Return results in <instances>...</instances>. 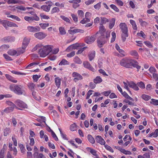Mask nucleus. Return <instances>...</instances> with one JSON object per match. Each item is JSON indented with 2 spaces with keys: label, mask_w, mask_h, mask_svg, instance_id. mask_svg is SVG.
Wrapping results in <instances>:
<instances>
[{
  "label": "nucleus",
  "mask_w": 158,
  "mask_h": 158,
  "mask_svg": "<svg viewBox=\"0 0 158 158\" xmlns=\"http://www.w3.org/2000/svg\"><path fill=\"white\" fill-rule=\"evenodd\" d=\"M105 36L100 35L98 38L97 42L99 48L102 47L103 45L105 44L108 40V38L110 36L109 33H106Z\"/></svg>",
  "instance_id": "nucleus-5"
},
{
  "label": "nucleus",
  "mask_w": 158,
  "mask_h": 158,
  "mask_svg": "<svg viewBox=\"0 0 158 158\" xmlns=\"http://www.w3.org/2000/svg\"><path fill=\"white\" fill-rule=\"evenodd\" d=\"M119 27L121 30V37L124 42L126 40V37L128 36V27L125 23H121L119 25Z\"/></svg>",
  "instance_id": "nucleus-3"
},
{
  "label": "nucleus",
  "mask_w": 158,
  "mask_h": 158,
  "mask_svg": "<svg viewBox=\"0 0 158 158\" xmlns=\"http://www.w3.org/2000/svg\"><path fill=\"white\" fill-rule=\"evenodd\" d=\"M123 102L126 103H128V104L129 105H132L133 106H136V104H135L133 103L132 102L129 100H126V99L124 100L123 101Z\"/></svg>",
  "instance_id": "nucleus-57"
},
{
  "label": "nucleus",
  "mask_w": 158,
  "mask_h": 158,
  "mask_svg": "<svg viewBox=\"0 0 158 158\" xmlns=\"http://www.w3.org/2000/svg\"><path fill=\"white\" fill-rule=\"evenodd\" d=\"M76 124L73 123L70 126V129L72 131H74L75 130L76 128Z\"/></svg>",
  "instance_id": "nucleus-62"
},
{
  "label": "nucleus",
  "mask_w": 158,
  "mask_h": 158,
  "mask_svg": "<svg viewBox=\"0 0 158 158\" xmlns=\"http://www.w3.org/2000/svg\"><path fill=\"white\" fill-rule=\"evenodd\" d=\"M6 77L9 81H11L13 83H16L17 82L16 80H15L14 78L9 75L8 74H6L5 75Z\"/></svg>",
  "instance_id": "nucleus-27"
},
{
  "label": "nucleus",
  "mask_w": 158,
  "mask_h": 158,
  "mask_svg": "<svg viewBox=\"0 0 158 158\" xmlns=\"http://www.w3.org/2000/svg\"><path fill=\"white\" fill-rule=\"evenodd\" d=\"M102 80L100 77L97 76L94 80V82L95 84H98L101 83Z\"/></svg>",
  "instance_id": "nucleus-26"
},
{
  "label": "nucleus",
  "mask_w": 158,
  "mask_h": 158,
  "mask_svg": "<svg viewBox=\"0 0 158 158\" xmlns=\"http://www.w3.org/2000/svg\"><path fill=\"white\" fill-rule=\"evenodd\" d=\"M10 89L18 95H25V94L23 87L21 85L12 84L10 85Z\"/></svg>",
  "instance_id": "nucleus-2"
},
{
  "label": "nucleus",
  "mask_w": 158,
  "mask_h": 158,
  "mask_svg": "<svg viewBox=\"0 0 158 158\" xmlns=\"http://www.w3.org/2000/svg\"><path fill=\"white\" fill-rule=\"evenodd\" d=\"M158 129H156L154 132H152L149 135V137H151L153 136L154 137H156L158 136Z\"/></svg>",
  "instance_id": "nucleus-31"
},
{
  "label": "nucleus",
  "mask_w": 158,
  "mask_h": 158,
  "mask_svg": "<svg viewBox=\"0 0 158 158\" xmlns=\"http://www.w3.org/2000/svg\"><path fill=\"white\" fill-rule=\"evenodd\" d=\"M142 98L145 101H147L150 99L151 97L145 94H143L141 96Z\"/></svg>",
  "instance_id": "nucleus-34"
},
{
  "label": "nucleus",
  "mask_w": 158,
  "mask_h": 158,
  "mask_svg": "<svg viewBox=\"0 0 158 158\" xmlns=\"http://www.w3.org/2000/svg\"><path fill=\"white\" fill-rule=\"evenodd\" d=\"M26 48H24L23 47V46H22V48H19L18 50V52L16 56H18L19 55H20L21 54L25 52V50Z\"/></svg>",
  "instance_id": "nucleus-35"
},
{
  "label": "nucleus",
  "mask_w": 158,
  "mask_h": 158,
  "mask_svg": "<svg viewBox=\"0 0 158 158\" xmlns=\"http://www.w3.org/2000/svg\"><path fill=\"white\" fill-rule=\"evenodd\" d=\"M96 35L95 34L91 36L86 37L85 39V42L88 44H92L96 40Z\"/></svg>",
  "instance_id": "nucleus-6"
},
{
  "label": "nucleus",
  "mask_w": 158,
  "mask_h": 158,
  "mask_svg": "<svg viewBox=\"0 0 158 158\" xmlns=\"http://www.w3.org/2000/svg\"><path fill=\"white\" fill-rule=\"evenodd\" d=\"M6 103L8 105L10 106L16 107V109H17L19 110H20L19 108L18 107L16 106L15 104H14V103H13L12 102H11L10 101H6Z\"/></svg>",
  "instance_id": "nucleus-38"
},
{
  "label": "nucleus",
  "mask_w": 158,
  "mask_h": 158,
  "mask_svg": "<svg viewBox=\"0 0 158 158\" xmlns=\"http://www.w3.org/2000/svg\"><path fill=\"white\" fill-rule=\"evenodd\" d=\"M7 17L11 18L18 21H20L21 20L20 19L19 17L15 15H11L9 16H7Z\"/></svg>",
  "instance_id": "nucleus-40"
},
{
  "label": "nucleus",
  "mask_w": 158,
  "mask_h": 158,
  "mask_svg": "<svg viewBox=\"0 0 158 158\" xmlns=\"http://www.w3.org/2000/svg\"><path fill=\"white\" fill-rule=\"evenodd\" d=\"M59 30L60 34L61 35H65L66 33V31L65 30L64 28L62 27H61L59 28Z\"/></svg>",
  "instance_id": "nucleus-43"
},
{
  "label": "nucleus",
  "mask_w": 158,
  "mask_h": 158,
  "mask_svg": "<svg viewBox=\"0 0 158 158\" xmlns=\"http://www.w3.org/2000/svg\"><path fill=\"white\" fill-rule=\"evenodd\" d=\"M29 42V40L27 38H24L23 39L22 45L23 47L24 48H26L28 45Z\"/></svg>",
  "instance_id": "nucleus-21"
},
{
  "label": "nucleus",
  "mask_w": 158,
  "mask_h": 158,
  "mask_svg": "<svg viewBox=\"0 0 158 158\" xmlns=\"http://www.w3.org/2000/svg\"><path fill=\"white\" fill-rule=\"evenodd\" d=\"M111 35L112 36V37L111 40V42L113 43L115 39L116 34L113 31L112 32Z\"/></svg>",
  "instance_id": "nucleus-52"
},
{
  "label": "nucleus",
  "mask_w": 158,
  "mask_h": 158,
  "mask_svg": "<svg viewBox=\"0 0 158 158\" xmlns=\"http://www.w3.org/2000/svg\"><path fill=\"white\" fill-rule=\"evenodd\" d=\"M60 11L59 8L57 7H54L52 9L51 12L52 14H53L56 12H59Z\"/></svg>",
  "instance_id": "nucleus-44"
},
{
  "label": "nucleus",
  "mask_w": 158,
  "mask_h": 158,
  "mask_svg": "<svg viewBox=\"0 0 158 158\" xmlns=\"http://www.w3.org/2000/svg\"><path fill=\"white\" fill-rule=\"evenodd\" d=\"M79 46V44L77 43L75 44H73V45H71L70 46H69L66 49V50L67 51H69L70 50L71 48H72L73 49H76Z\"/></svg>",
  "instance_id": "nucleus-19"
},
{
  "label": "nucleus",
  "mask_w": 158,
  "mask_h": 158,
  "mask_svg": "<svg viewBox=\"0 0 158 158\" xmlns=\"http://www.w3.org/2000/svg\"><path fill=\"white\" fill-rule=\"evenodd\" d=\"M95 51H92L89 52L88 55V57L89 61H91L95 58Z\"/></svg>",
  "instance_id": "nucleus-16"
},
{
  "label": "nucleus",
  "mask_w": 158,
  "mask_h": 158,
  "mask_svg": "<svg viewBox=\"0 0 158 158\" xmlns=\"http://www.w3.org/2000/svg\"><path fill=\"white\" fill-rule=\"evenodd\" d=\"M95 139L97 142L99 143L102 145H104L105 143V140L100 136H96L95 138Z\"/></svg>",
  "instance_id": "nucleus-15"
},
{
  "label": "nucleus",
  "mask_w": 158,
  "mask_h": 158,
  "mask_svg": "<svg viewBox=\"0 0 158 158\" xmlns=\"http://www.w3.org/2000/svg\"><path fill=\"white\" fill-rule=\"evenodd\" d=\"M87 138L88 140L91 143L94 144L95 143V140L93 138L91 135H88L87 136Z\"/></svg>",
  "instance_id": "nucleus-33"
},
{
  "label": "nucleus",
  "mask_w": 158,
  "mask_h": 158,
  "mask_svg": "<svg viewBox=\"0 0 158 158\" xmlns=\"http://www.w3.org/2000/svg\"><path fill=\"white\" fill-rule=\"evenodd\" d=\"M120 150L121 152L125 155H130L131 154V152L130 151L126 150L123 148H121Z\"/></svg>",
  "instance_id": "nucleus-39"
},
{
  "label": "nucleus",
  "mask_w": 158,
  "mask_h": 158,
  "mask_svg": "<svg viewBox=\"0 0 158 158\" xmlns=\"http://www.w3.org/2000/svg\"><path fill=\"white\" fill-rule=\"evenodd\" d=\"M110 7L113 9V10L117 12L119 11V10L118 8L115 6V5L113 4H111L110 6Z\"/></svg>",
  "instance_id": "nucleus-49"
},
{
  "label": "nucleus",
  "mask_w": 158,
  "mask_h": 158,
  "mask_svg": "<svg viewBox=\"0 0 158 158\" xmlns=\"http://www.w3.org/2000/svg\"><path fill=\"white\" fill-rule=\"evenodd\" d=\"M130 54L134 56L135 58L138 59L139 55L137 52L135 50H131L130 52Z\"/></svg>",
  "instance_id": "nucleus-22"
},
{
  "label": "nucleus",
  "mask_w": 158,
  "mask_h": 158,
  "mask_svg": "<svg viewBox=\"0 0 158 158\" xmlns=\"http://www.w3.org/2000/svg\"><path fill=\"white\" fill-rule=\"evenodd\" d=\"M100 33V35H103L104 36H105L106 33H110V32H108L106 31V30L104 27L103 26V25H101L99 27V32H98L96 34H98Z\"/></svg>",
  "instance_id": "nucleus-12"
},
{
  "label": "nucleus",
  "mask_w": 158,
  "mask_h": 158,
  "mask_svg": "<svg viewBox=\"0 0 158 158\" xmlns=\"http://www.w3.org/2000/svg\"><path fill=\"white\" fill-rule=\"evenodd\" d=\"M15 40V38L14 37L8 36L2 38L1 40V41L2 42H12L14 41Z\"/></svg>",
  "instance_id": "nucleus-10"
},
{
  "label": "nucleus",
  "mask_w": 158,
  "mask_h": 158,
  "mask_svg": "<svg viewBox=\"0 0 158 158\" xmlns=\"http://www.w3.org/2000/svg\"><path fill=\"white\" fill-rule=\"evenodd\" d=\"M90 21V20L89 18L85 17V18L84 19L81 21L80 23L82 24H84L87 22H89Z\"/></svg>",
  "instance_id": "nucleus-46"
},
{
  "label": "nucleus",
  "mask_w": 158,
  "mask_h": 158,
  "mask_svg": "<svg viewBox=\"0 0 158 158\" xmlns=\"http://www.w3.org/2000/svg\"><path fill=\"white\" fill-rule=\"evenodd\" d=\"M32 95L33 98L36 100L39 101L40 100V97L37 95L36 92L33 91L32 92Z\"/></svg>",
  "instance_id": "nucleus-23"
},
{
  "label": "nucleus",
  "mask_w": 158,
  "mask_h": 158,
  "mask_svg": "<svg viewBox=\"0 0 158 158\" xmlns=\"http://www.w3.org/2000/svg\"><path fill=\"white\" fill-rule=\"evenodd\" d=\"M51 6L50 5H48V6L44 5L41 6L40 7V8L44 11L48 12L50 10Z\"/></svg>",
  "instance_id": "nucleus-17"
},
{
  "label": "nucleus",
  "mask_w": 158,
  "mask_h": 158,
  "mask_svg": "<svg viewBox=\"0 0 158 158\" xmlns=\"http://www.w3.org/2000/svg\"><path fill=\"white\" fill-rule=\"evenodd\" d=\"M3 56L7 61H10L12 60L11 58L6 54H3Z\"/></svg>",
  "instance_id": "nucleus-53"
},
{
  "label": "nucleus",
  "mask_w": 158,
  "mask_h": 158,
  "mask_svg": "<svg viewBox=\"0 0 158 158\" xmlns=\"http://www.w3.org/2000/svg\"><path fill=\"white\" fill-rule=\"evenodd\" d=\"M9 48V46L7 44H4L0 47V51L7 50Z\"/></svg>",
  "instance_id": "nucleus-29"
},
{
  "label": "nucleus",
  "mask_w": 158,
  "mask_h": 158,
  "mask_svg": "<svg viewBox=\"0 0 158 158\" xmlns=\"http://www.w3.org/2000/svg\"><path fill=\"white\" fill-rule=\"evenodd\" d=\"M71 16L74 20L75 22H77L78 21V19L77 16L74 14H72Z\"/></svg>",
  "instance_id": "nucleus-64"
},
{
  "label": "nucleus",
  "mask_w": 158,
  "mask_h": 158,
  "mask_svg": "<svg viewBox=\"0 0 158 158\" xmlns=\"http://www.w3.org/2000/svg\"><path fill=\"white\" fill-rule=\"evenodd\" d=\"M83 64L84 67L85 68H87L92 71L94 72V69L88 61H85L83 62Z\"/></svg>",
  "instance_id": "nucleus-14"
},
{
  "label": "nucleus",
  "mask_w": 158,
  "mask_h": 158,
  "mask_svg": "<svg viewBox=\"0 0 158 158\" xmlns=\"http://www.w3.org/2000/svg\"><path fill=\"white\" fill-rule=\"evenodd\" d=\"M74 31L75 32V33H83L84 32V30L80 29H74Z\"/></svg>",
  "instance_id": "nucleus-56"
},
{
  "label": "nucleus",
  "mask_w": 158,
  "mask_h": 158,
  "mask_svg": "<svg viewBox=\"0 0 158 158\" xmlns=\"http://www.w3.org/2000/svg\"><path fill=\"white\" fill-rule=\"evenodd\" d=\"M24 19L27 21L28 22L30 23H32L31 16H25L24 17Z\"/></svg>",
  "instance_id": "nucleus-51"
},
{
  "label": "nucleus",
  "mask_w": 158,
  "mask_h": 158,
  "mask_svg": "<svg viewBox=\"0 0 158 158\" xmlns=\"http://www.w3.org/2000/svg\"><path fill=\"white\" fill-rule=\"evenodd\" d=\"M43 45L41 44H39L36 46L32 49V51H34L37 50L38 47L41 48L43 47Z\"/></svg>",
  "instance_id": "nucleus-59"
},
{
  "label": "nucleus",
  "mask_w": 158,
  "mask_h": 158,
  "mask_svg": "<svg viewBox=\"0 0 158 158\" xmlns=\"http://www.w3.org/2000/svg\"><path fill=\"white\" fill-rule=\"evenodd\" d=\"M40 76H39L37 75H34L33 76V78L34 81L35 82H36L38 80L39 78L40 77Z\"/></svg>",
  "instance_id": "nucleus-60"
},
{
  "label": "nucleus",
  "mask_w": 158,
  "mask_h": 158,
  "mask_svg": "<svg viewBox=\"0 0 158 158\" xmlns=\"http://www.w3.org/2000/svg\"><path fill=\"white\" fill-rule=\"evenodd\" d=\"M28 86L32 92L34 91V89H35L36 86L33 83H29L28 84Z\"/></svg>",
  "instance_id": "nucleus-20"
},
{
  "label": "nucleus",
  "mask_w": 158,
  "mask_h": 158,
  "mask_svg": "<svg viewBox=\"0 0 158 158\" xmlns=\"http://www.w3.org/2000/svg\"><path fill=\"white\" fill-rule=\"evenodd\" d=\"M49 25V24L48 23H41L40 24V27L44 29H45L47 27H48Z\"/></svg>",
  "instance_id": "nucleus-48"
},
{
  "label": "nucleus",
  "mask_w": 158,
  "mask_h": 158,
  "mask_svg": "<svg viewBox=\"0 0 158 158\" xmlns=\"http://www.w3.org/2000/svg\"><path fill=\"white\" fill-rule=\"evenodd\" d=\"M32 22L35 21H38L40 20L39 18L36 14H34L33 16H31Z\"/></svg>",
  "instance_id": "nucleus-42"
},
{
  "label": "nucleus",
  "mask_w": 158,
  "mask_h": 158,
  "mask_svg": "<svg viewBox=\"0 0 158 158\" xmlns=\"http://www.w3.org/2000/svg\"><path fill=\"white\" fill-rule=\"evenodd\" d=\"M60 17L61 19H62L65 21H66V22H68V23H70V20L68 18L66 17L64 15L60 16Z\"/></svg>",
  "instance_id": "nucleus-50"
},
{
  "label": "nucleus",
  "mask_w": 158,
  "mask_h": 158,
  "mask_svg": "<svg viewBox=\"0 0 158 158\" xmlns=\"http://www.w3.org/2000/svg\"><path fill=\"white\" fill-rule=\"evenodd\" d=\"M43 48H40L39 51V53L40 56L44 57L51 53L52 50V46L51 45H47L45 46H43Z\"/></svg>",
  "instance_id": "nucleus-4"
},
{
  "label": "nucleus",
  "mask_w": 158,
  "mask_h": 158,
  "mask_svg": "<svg viewBox=\"0 0 158 158\" xmlns=\"http://www.w3.org/2000/svg\"><path fill=\"white\" fill-rule=\"evenodd\" d=\"M149 71L151 73H155L156 71L155 68L152 67H151L149 69Z\"/></svg>",
  "instance_id": "nucleus-55"
},
{
  "label": "nucleus",
  "mask_w": 158,
  "mask_h": 158,
  "mask_svg": "<svg viewBox=\"0 0 158 158\" xmlns=\"http://www.w3.org/2000/svg\"><path fill=\"white\" fill-rule=\"evenodd\" d=\"M73 61L75 63L81 64L82 63V61L77 56H75L73 59Z\"/></svg>",
  "instance_id": "nucleus-36"
},
{
  "label": "nucleus",
  "mask_w": 158,
  "mask_h": 158,
  "mask_svg": "<svg viewBox=\"0 0 158 158\" xmlns=\"http://www.w3.org/2000/svg\"><path fill=\"white\" fill-rule=\"evenodd\" d=\"M55 83L56 86L58 88H59L60 85L61 80L59 77L55 78Z\"/></svg>",
  "instance_id": "nucleus-24"
},
{
  "label": "nucleus",
  "mask_w": 158,
  "mask_h": 158,
  "mask_svg": "<svg viewBox=\"0 0 158 158\" xmlns=\"http://www.w3.org/2000/svg\"><path fill=\"white\" fill-rule=\"evenodd\" d=\"M72 76L73 77H74L73 81L75 82H77L78 81L81 80L83 79L82 76L77 72H73Z\"/></svg>",
  "instance_id": "nucleus-8"
},
{
  "label": "nucleus",
  "mask_w": 158,
  "mask_h": 158,
  "mask_svg": "<svg viewBox=\"0 0 158 158\" xmlns=\"http://www.w3.org/2000/svg\"><path fill=\"white\" fill-rule=\"evenodd\" d=\"M151 100V101L150 102V103L151 104L155 106L158 105V100L154 99H152Z\"/></svg>",
  "instance_id": "nucleus-45"
},
{
  "label": "nucleus",
  "mask_w": 158,
  "mask_h": 158,
  "mask_svg": "<svg viewBox=\"0 0 158 158\" xmlns=\"http://www.w3.org/2000/svg\"><path fill=\"white\" fill-rule=\"evenodd\" d=\"M115 19H112L109 25V27L110 29H111L113 27L115 24Z\"/></svg>",
  "instance_id": "nucleus-28"
},
{
  "label": "nucleus",
  "mask_w": 158,
  "mask_h": 158,
  "mask_svg": "<svg viewBox=\"0 0 158 158\" xmlns=\"http://www.w3.org/2000/svg\"><path fill=\"white\" fill-rule=\"evenodd\" d=\"M10 132V129L9 128H6L4 131V135L6 136L8 135L9 133Z\"/></svg>",
  "instance_id": "nucleus-37"
},
{
  "label": "nucleus",
  "mask_w": 158,
  "mask_h": 158,
  "mask_svg": "<svg viewBox=\"0 0 158 158\" xmlns=\"http://www.w3.org/2000/svg\"><path fill=\"white\" fill-rule=\"evenodd\" d=\"M144 43L149 48H152L153 47V46L149 41H145L144 42Z\"/></svg>",
  "instance_id": "nucleus-54"
},
{
  "label": "nucleus",
  "mask_w": 158,
  "mask_h": 158,
  "mask_svg": "<svg viewBox=\"0 0 158 158\" xmlns=\"http://www.w3.org/2000/svg\"><path fill=\"white\" fill-rule=\"evenodd\" d=\"M69 64V62L65 59H63L61 62L59 63V65H68Z\"/></svg>",
  "instance_id": "nucleus-30"
},
{
  "label": "nucleus",
  "mask_w": 158,
  "mask_h": 158,
  "mask_svg": "<svg viewBox=\"0 0 158 158\" xmlns=\"http://www.w3.org/2000/svg\"><path fill=\"white\" fill-rule=\"evenodd\" d=\"M15 103V104L20 107L22 108H27V105L24 103L23 101L18 99L16 100Z\"/></svg>",
  "instance_id": "nucleus-7"
},
{
  "label": "nucleus",
  "mask_w": 158,
  "mask_h": 158,
  "mask_svg": "<svg viewBox=\"0 0 158 158\" xmlns=\"http://www.w3.org/2000/svg\"><path fill=\"white\" fill-rule=\"evenodd\" d=\"M7 3L8 4H22L23 2L19 0H8L7 1Z\"/></svg>",
  "instance_id": "nucleus-18"
},
{
  "label": "nucleus",
  "mask_w": 158,
  "mask_h": 158,
  "mask_svg": "<svg viewBox=\"0 0 158 158\" xmlns=\"http://www.w3.org/2000/svg\"><path fill=\"white\" fill-rule=\"evenodd\" d=\"M7 53L9 55L11 56H16L17 54V52L15 50L13 49L9 50L8 51Z\"/></svg>",
  "instance_id": "nucleus-25"
},
{
  "label": "nucleus",
  "mask_w": 158,
  "mask_h": 158,
  "mask_svg": "<svg viewBox=\"0 0 158 158\" xmlns=\"http://www.w3.org/2000/svg\"><path fill=\"white\" fill-rule=\"evenodd\" d=\"M120 64L122 66L127 68H136L138 69V71L141 68L140 66L138 65V63L136 61L127 58L122 59L120 61Z\"/></svg>",
  "instance_id": "nucleus-1"
},
{
  "label": "nucleus",
  "mask_w": 158,
  "mask_h": 158,
  "mask_svg": "<svg viewBox=\"0 0 158 158\" xmlns=\"http://www.w3.org/2000/svg\"><path fill=\"white\" fill-rule=\"evenodd\" d=\"M16 8L20 10L25 11L26 10V8L23 6H18L16 7Z\"/></svg>",
  "instance_id": "nucleus-58"
},
{
  "label": "nucleus",
  "mask_w": 158,
  "mask_h": 158,
  "mask_svg": "<svg viewBox=\"0 0 158 158\" xmlns=\"http://www.w3.org/2000/svg\"><path fill=\"white\" fill-rule=\"evenodd\" d=\"M34 36L35 37L39 40H42L45 38L47 35L43 32H39L35 33L34 34Z\"/></svg>",
  "instance_id": "nucleus-13"
},
{
  "label": "nucleus",
  "mask_w": 158,
  "mask_h": 158,
  "mask_svg": "<svg viewBox=\"0 0 158 158\" xmlns=\"http://www.w3.org/2000/svg\"><path fill=\"white\" fill-rule=\"evenodd\" d=\"M101 22L100 23L101 25H102L103 24H105L106 23L108 22H109L108 20L106 18L104 17H101Z\"/></svg>",
  "instance_id": "nucleus-41"
},
{
  "label": "nucleus",
  "mask_w": 158,
  "mask_h": 158,
  "mask_svg": "<svg viewBox=\"0 0 158 158\" xmlns=\"http://www.w3.org/2000/svg\"><path fill=\"white\" fill-rule=\"evenodd\" d=\"M137 85L142 89H143L145 88L144 83L142 81L138 83H137Z\"/></svg>",
  "instance_id": "nucleus-47"
},
{
  "label": "nucleus",
  "mask_w": 158,
  "mask_h": 158,
  "mask_svg": "<svg viewBox=\"0 0 158 158\" xmlns=\"http://www.w3.org/2000/svg\"><path fill=\"white\" fill-rule=\"evenodd\" d=\"M137 35L138 36H141L144 38H145L146 37V35H145L144 32L142 31H140V33H138Z\"/></svg>",
  "instance_id": "nucleus-63"
},
{
  "label": "nucleus",
  "mask_w": 158,
  "mask_h": 158,
  "mask_svg": "<svg viewBox=\"0 0 158 158\" xmlns=\"http://www.w3.org/2000/svg\"><path fill=\"white\" fill-rule=\"evenodd\" d=\"M3 26L6 29H8V27H17L18 26L12 22L7 21L6 20L2 24Z\"/></svg>",
  "instance_id": "nucleus-9"
},
{
  "label": "nucleus",
  "mask_w": 158,
  "mask_h": 158,
  "mask_svg": "<svg viewBox=\"0 0 158 158\" xmlns=\"http://www.w3.org/2000/svg\"><path fill=\"white\" fill-rule=\"evenodd\" d=\"M130 23L132 26L133 29L135 30H137V27L135 21L133 20H130Z\"/></svg>",
  "instance_id": "nucleus-32"
},
{
  "label": "nucleus",
  "mask_w": 158,
  "mask_h": 158,
  "mask_svg": "<svg viewBox=\"0 0 158 158\" xmlns=\"http://www.w3.org/2000/svg\"><path fill=\"white\" fill-rule=\"evenodd\" d=\"M101 2H100L98 3L97 4L94 6V8L96 9H99L101 7Z\"/></svg>",
  "instance_id": "nucleus-61"
},
{
  "label": "nucleus",
  "mask_w": 158,
  "mask_h": 158,
  "mask_svg": "<svg viewBox=\"0 0 158 158\" xmlns=\"http://www.w3.org/2000/svg\"><path fill=\"white\" fill-rule=\"evenodd\" d=\"M27 29L29 31L32 32L39 31L40 30V28L38 26L34 27L29 26L27 27Z\"/></svg>",
  "instance_id": "nucleus-11"
}]
</instances>
